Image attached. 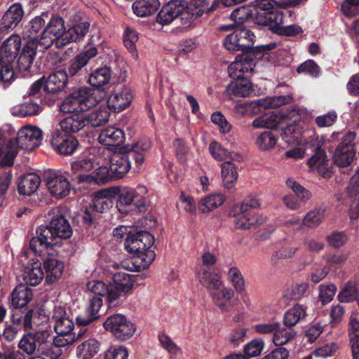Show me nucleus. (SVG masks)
Wrapping results in <instances>:
<instances>
[{
	"mask_svg": "<svg viewBox=\"0 0 359 359\" xmlns=\"http://www.w3.org/2000/svg\"><path fill=\"white\" fill-rule=\"evenodd\" d=\"M43 266L47 274L46 281L53 283L61 278L65 265L62 262L51 257L44 261Z\"/></svg>",
	"mask_w": 359,
	"mask_h": 359,
	"instance_id": "c9c22d12",
	"label": "nucleus"
},
{
	"mask_svg": "<svg viewBox=\"0 0 359 359\" xmlns=\"http://www.w3.org/2000/svg\"><path fill=\"white\" fill-rule=\"evenodd\" d=\"M277 143L276 135L271 131L266 130L257 138L255 144L262 151L272 149Z\"/></svg>",
	"mask_w": 359,
	"mask_h": 359,
	"instance_id": "6e6d98bb",
	"label": "nucleus"
},
{
	"mask_svg": "<svg viewBox=\"0 0 359 359\" xmlns=\"http://www.w3.org/2000/svg\"><path fill=\"white\" fill-rule=\"evenodd\" d=\"M343 13L348 18L359 14V0H345L341 5Z\"/></svg>",
	"mask_w": 359,
	"mask_h": 359,
	"instance_id": "338daca9",
	"label": "nucleus"
},
{
	"mask_svg": "<svg viewBox=\"0 0 359 359\" xmlns=\"http://www.w3.org/2000/svg\"><path fill=\"white\" fill-rule=\"evenodd\" d=\"M102 299L100 297H93L89 302L85 314L76 317L79 325L86 326L99 318L98 312L102 306Z\"/></svg>",
	"mask_w": 359,
	"mask_h": 359,
	"instance_id": "2f4dec72",
	"label": "nucleus"
},
{
	"mask_svg": "<svg viewBox=\"0 0 359 359\" xmlns=\"http://www.w3.org/2000/svg\"><path fill=\"white\" fill-rule=\"evenodd\" d=\"M90 23L86 20L72 22L65 32V42L67 44L71 42H78L83 39L89 31Z\"/></svg>",
	"mask_w": 359,
	"mask_h": 359,
	"instance_id": "7c9ffc66",
	"label": "nucleus"
},
{
	"mask_svg": "<svg viewBox=\"0 0 359 359\" xmlns=\"http://www.w3.org/2000/svg\"><path fill=\"white\" fill-rule=\"evenodd\" d=\"M177 18H180L184 25L193 20V15L187 9V4L184 1L171 0L165 4L158 13L156 22L167 25Z\"/></svg>",
	"mask_w": 359,
	"mask_h": 359,
	"instance_id": "6e6552de",
	"label": "nucleus"
},
{
	"mask_svg": "<svg viewBox=\"0 0 359 359\" xmlns=\"http://www.w3.org/2000/svg\"><path fill=\"white\" fill-rule=\"evenodd\" d=\"M226 88V93L232 100H238L241 97H245L252 93V83L245 79H234Z\"/></svg>",
	"mask_w": 359,
	"mask_h": 359,
	"instance_id": "cd10ccee",
	"label": "nucleus"
},
{
	"mask_svg": "<svg viewBox=\"0 0 359 359\" xmlns=\"http://www.w3.org/2000/svg\"><path fill=\"white\" fill-rule=\"evenodd\" d=\"M48 330L50 339L46 342V356L50 359H57L62 354V347L72 344L76 341V336L74 333H69L58 334L57 337H54L52 335L51 330Z\"/></svg>",
	"mask_w": 359,
	"mask_h": 359,
	"instance_id": "6ab92c4d",
	"label": "nucleus"
},
{
	"mask_svg": "<svg viewBox=\"0 0 359 359\" xmlns=\"http://www.w3.org/2000/svg\"><path fill=\"white\" fill-rule=\"evenodd\" d=\"M264 346V342L262 339H255L245 346L244 352L246 356L252 358L261 354Z\"/></svg>",
	"mask_w": 359,
	"mask_h": 359,
	"instance_id": "680f3d73",
	"label": "nucleus"
},
{
	"mask_svg": "<svg viewBox=\"0 0 359 359\" xmlns=\"http://www.w3.org/2000/svg\"><path fill=\"white\" fill-rule=\"evenodd\" d=\"M106 330L109 331L113 336L120 341H126L133 336L135 332V325L125 316L116 313L109 316L103 323Z\"/></svg>",
	"mask_w": 359,
	"mask_h": 359,
	"instance_id": "9d476101",
	"label": "nucleus"
},
{
	"mask_svg": "<svg viewBox=\"0 0 359 359\" xmlns=\"http://www.w3.org/2000/svg\"><path fill=\"white\" fill-rule=\"evenodd\" d=\"M42 141V131L36 126H27L21 128L17 134L16 140H10L6 144H3L0 139V149L4 151L5 147L11 142H14L18 151V148L32 151L39 147Z\"/></svg>",
	"mask_w": 359,
	"mask_h": 359,
	"instance_id": "9b49d317",
	"label": "nucleus"
},
{
	"mask_svg": "<svg viewBox=\"0 0 359 359\" xmlns=\"http://www.w3.org/2000/svg\"><path fill=\"white\" fill-rule=\"evenodd\" d=\"M46 20L42 15L36 16L24 28L22 34L27 39L18 60V67L20 72H29L32 64L36 55L40 36L43 32Z\"/></svg>",
	"mask_w": 359,
	"mask_h": 359,
	"instance_id": "7ed1b4c3",
	"label": "nucleus"
},
{
	"mask_svg": "<svg viewBox=\"0 0 359 359\" xmlns=\"http://www.w3.org/2000/svg\"><path fill=\"white\" fill-rule=\"evenodd\" d=\"M298 73L309 74L313 77H318L320 72V67L312 60H308L301 64L297 69Z\"/></svg>",
	"mask_w": 359,
	"mask_h": 359,
	"instance_id": "e2e57ef3",
	"label": "nucleus"
},
{
	"mask_svg": "<svg viewBox=\"0 0 359 359\" xmlns=\"http://www.w3.org/2000/svg\"><path fill=\"white\" fill-rule=\"evenodd\" d=\"M286 185L289 189H292L296 196L302 201H307L311 196L306 189L292 178L287 180Z\"/></svg>",
	"mask_w": 359,
	"mask_h": 359,
	"instance_id": "0e129e2a",
	"label": "nucleus"
},
{
	"mask_svg": "<svg viewBox=\"0 0 359 359\" xmlns=\"http://www.w3.org/2000/svg\"><path fill=\"white\" fill-rule=\"evenodd\" d=\"M95 165V162L93 158H84L76 161L72 163V168L75 173L90 172Z\"/></svg>",
	"mask_w": 359,
	"mask_h": 359,
	"instance_id": "052dcab7",
	"label": "nucleus"
},
{
	"mask_svg": "<svg viewBox=\"0 0 359 359\" xmlns=\"http://www.w3.org/2000/svg\"><path fill=\"white\" fill-rule=\"evenodd\" d=\"M128 352L124 346L110 347L105 353L104 359H128Z\"/></svg>",
	"mask_w": 359,
	"mask_h": 359,
	"instance_id": "774afa93",
	"label": "nucleus"
},
{
	"mask_svg": "<svg viewBox=\"0 0 359 359\" xmlns=\"http://www.w3.org/2000/svg\"><path fill=\"white\" fill-rule=\"evenodd\" d=\"M257 21L258 24L267 26L278 34L284 24V17L280 11L257 12Z\"/></svg>",
	"mask_w": 359,
	"mask_h": 359,
	"instance_id": "bb28decb",
	"label": "nucleus"
},
{
	"mask_svg": "<svg viewBox=\"0 0 359 359\" xmlns=\"http://www.w3.org/2000/svg\"><path fill=\"white\" fill-rule=\"evenodd\" d=\"M292 99V97L290 95L269 97L259 100L258 105L264 108H276L283 104L289 103Z\"/></svg>",
	"mask_w": 359,
	"mask_h": 359,
	"instance_id": "4d7b16f0",
	"label": "nucleus"
},
{
	"mask_svg": "<svg viewBox=\"0 0 359 359\" xmlns=\"http://www.w3.org/2000/svg\"><path fill=\"white\" fill-rule=\"evenodd\" d=\"M260 207L259 200L252 198L240 205V212H238V219L236 221V226L238 229H249L257 224L264 222L263 218H259L255 212V209Z\"/></svg>",
	"mask_w": 359,
	"mask_h": 359,
	"instance_id": "2eb2a0df",
	"label": "nucleus"
},
{
	"mask_svg": "<svg viewBox=\"0 0 359 359\" xmlns=\"http://www.w3.org/2000/svg\"><path fill=\"white\" fill-rule=\"evenodd\" d=\"M41 228L50 231L48 236L53 241L57 238H68L72 235V229L68 221L62 215L53 217L48 225Z\"/></svg>",
	"mask_w": 359,
	"mask_h": 359,
	"instance_id": "aec40b11",
	"label": "nucleus"
},
{
	"mask_svg": "<svg viewBox=\"0 0 359 359\" xmlns=\"http://www.w3.org/2000/svg\"><path fill=\"white\" fill-rule=\"evenodd\" d=\"M217 6L216 2H212L210 5L207 0H194V2L190 6H187V9L193 15V20L202 15L203 13H210L215 10Z\"/></svg>",
	"mask_w": 359,
	"mask_h": 359,
	"instance_id": "864d4df0",
	"label": "nucleus"
},
{
	"mask_svg": "<svg viewBox=\"0 0 359 359\" xmlns=\"http://www.w3.org/2000/svg\"><path fill=\"white\" fill-rule=\"evenodd\" d=\"M85 115L87 125L99 127L108 122L110 114L106 107H100Z\"/></svg>",
	"mask_w": 359,
	"mask_h": 359,
	"instance_id": "49530a36",
	"label": "nucleus"
},
{
	"mask_svg": "<svg viewBox=\"0 0 359 359\" xmlns=\"http://www.w3.org/2000/svg\"><path fill=\"white\" fill-rule=\"evenodd\" d=\"M326 323L319 321L311 325L305 332V337L310 343L315 341L323 332Z\"/></svg>",
	"mask_w": 359,
	"mask_h": 359,
	"instance_id": "69168bd1",
	"label": "nucleus"
},
{
	"mask_svg": "<svg viewBox=\"0 0 359 359\" xmlns=\"http://www.w3.org/2000/svg\"><path fill=\"white\" fill-rule=\"evenodd\" d=\"M154 236L147 231H139L128 236L125 248L134 257L121 263L122 268L129 271H140L154 261L156 254L152 247Z\"/></svg>",
	"mask_w": 359,
	"mask_h": 359,
	"instance_id": "f257e3e1",
	"label": "nucleus"
},
{
	"mask_svg": "<svg viewBox=\"0 0 359 359\" xmlns=\"http://www.w3.org/2000/svg\"><path fill=\"white\" fill-rule=\"evenodd\" d=\"M51 144L60 154L69 155L76 150L79 142L74 136L56 129L52 133Z\"/></svg>",
	"mask_w": 359,
	"mask_h": 359,
	"instance_id": "a211bd4d",
	"label": "nucleus"
},
{
	"mask_svg": "<svg viewBox=\"0 0 359 359\" xmlns=\"http://www.w3.org/2000/svg\"><path fill=\"white\" fill-rule=\"evenodd\" d=\"M42 107L34 102H26L16 106L11 109V113L15 116H29L38 115L41 111Z\"/></svg>",
	"mask_w": 359,
	"mask_h": 359,
	"instance_id": "09e8293b",
	"label": "nucleus"
},
{
	"mask_svg": "<svg viewBox=\"0 0 359 359\" xmlns=\"http://www.w3.org/2000/svg\"><path fill=\"white\" fill-rule=\"evenodd\" d=\"M255 39L256 36L251 30L238 27L225 37L223 43L229 50L245 52L253 47Z\"/></svg>",
	"mask_w": 359,
	"mask_h": 359,
	"instance_id": "ddd939ff",
	"label": "nucleus"
},
{
	"mask_svg": "<svg viewBox=\"0 0 359 359\" xmlns=\"http://www.w3.org/2000/svg\"><path fill=\"white\" fill-rule=\"evenodd\" d=\"M359 290L357 284L353 281H348L341 288L338 298L341 302H351L357 301L359 306Z\"/></svg>",
	"mask_w": 359,
	"mask_h": 359,
	"instance_id": "3c124183",
	"label": "nucleus"
},
{
	"mask_svg": "<svg viewBox=\"0 0 359 359\" xmlns=\"http://www.w3.org/2000/svg\"><path fill=\"white\" fill-rule=\"evenodd\" d=\"M147 190L141 186L136 189L126 187L122 189L118 195L116 207L123 214L140 213L145 210Z\"/></svg>",
	"mask_w": 359,
	"mask_h": 359,
	"instance_id": "423d86ee",
	"label": "nucleus"
},
{
	"mask_svg": "<svg viewBox=\"0 0 359 359\" xmlns=\"http://www.w3.org/2000/svg\"><path fill=\"white\" fill-rule=\"evenodd\" d=\"M46 186L50 194L57 198L67 196L71 190L67 172H56L49 174L46 177Z\"/></svg>",
	"mask_w": 359,
	"mask_h": 359,
	"instance_id": "dca6fc26",
	"label": "nucleus"
},
{
	"mask_svg": "<svg viewBox=\"0 0 359 359\" xmlns=\"http://www.w3.org/2000/svg\"><path fill=\"white\" fill-rule=\"evenodd\" d=\"M48 339H50L49 330L39 329L35 332L24 334L18 341V346L27 355L34 354L37 349L38 351L46 355V342L48 341Z\"/></svg>",
	"mask_w": 359,
	"mask_h": 359,
	"instance_id": "1a4fd4ad",
	"label": "nucleus"
},
{
	"mask_svg": "<svg viewBox=\"0 0 359 359\" xmlns=\"http://www.w3.org/2000/svg\"><path fill=\"white\" fill-rule=\"evenodd\" d=\"M24 14V10L20 4H12L0 20V29L6 30L15 28L23 18Z\"/></svg>",
	"mask_w": 359,
	"mask_h": 359,
	"instance_id": "b1692460",
	"label": "nucleus"
},
{
	"mask_svg": "<svg viewBox=\"0 0 359 359\" xmlns=\"http://www.w3.org/2000/svg\"><path fill=\"white\" fill-rule=\"evenodd\" d=\"M98 93L97 90L81 88L64 100L60 106V110L63 113L86 111L101 100V96L97 97Z\"/></svg>",
	"mask_w": 359,
	"mask_h": 359,
	"instance_id": "0eeeda50",
	"label": "nucleus"
},
{
	"mask_svg": "<svg viewBox=\"0 0 359 359\" xmlns=\"http://www.w3.org/2000/svg\"><path fill=\"white\" fill-rule=\"evenodd\" d=\"M354 156L355 151L352 147L339 146L335 150L334 160L337 165L344 168L351 163Z\"/></svg>",
	"mask_w": 359,
	"mask_h": 359,
	"instance_id": "8fccbe9b",
	"label": "nucleus"
},
{
	"mask_svg": "<svg viewBox=\"0 0 359 359\" xmlns=\"http://www.w3.org/2000/svg\"><path fill=\"white\" fill-rule=\"evenodd\" d=\"M40 177L35 173H27L22 175L18 181V191L22 195H31L39 187Z\"/></svg>",
	"mask_w": 359,
	"mask_h": 359,
	"instance_id": "e433bc0d",
	"label": "nucleus"
},
{
	"mask_svg": "<svg viewBox=\"0 0 359 359\" xmlns=\"http://www.w3.org/2000/svg\"><path fill=\"white\" fill-rule=\"evenodd\" d=\"M339 350V345L334 342L326 343L312 352L313 357L325 359L334 356Z\"/></svg>",
	"mask_w": 359,
	"mask_h": 359,
	"instance_id": "13d9d810",
	"label": "nucleus"
},
{
	"mask_svg": "<svg viewBox=\"0 0 359 359\" xmlns=\"http://www.w3.org/2000/svg\"><path fill=\"white\" fill-rule=\"evenodd\" d=\"M254 60L251 55L241 54L236 57L228 68V72L233 79L244 78V75L250 73L254 68Z\"/></svg>",
	"mask_w": 359,
	"mask_h": 359,
	"instance_id": "412c9836",
	"label": "nucleus"
},
{
	"mask_svg": "<svg viewBox=\"0 0 359 359\" xmlns=\"http://www.w3.org/2000/svg\"><path fill=\"white\" fill-rule=\"evenodd\" d=\"M225 273L233 287L231 289L241 297L243 302L246 304L248 301L246 293V282L241 270L237 266L229 264Z\"/></svg>",
	"mask_w": 359,
	"mask_h": 359,
	"instance_id": "4be33fe9",
	"label": "nucleus"
},
{
	"mask_svg": "<svg viewBox=\"0 0 359 359\" xmlns=\"http://www.w3.org/2000/svg\"><path fill=\"white\" fill-rule=\"evenodd\" d=\"M306 316V312L304 307L296 304L285 312L283 317V323L285 326L293 328L295 325L304 320Z\"/></svg>",
	"mask_w": 359,
	"mask_h": 359,
	"instance_id": "a19ab883",
	"label": "nucleus"
},
{
	"mask_svg": "<svg viewBox=\"0 0 359 359\" xmlns=\"http://www.w3.org/2000/svg\"><path fill=\"white\" fill-rule=\"evenodd\" d=\"M264 119L266 128L282 130V139L288 144L302 142L297 133H295V126L289 124L287 118L283 114L272 113L265 116Z\"/></svg>",
	"mask_w": 359,
	"mask_h": 359,
	"instance_id": "f8f14e48",
	"label": "nucleus"
},
{
	"mask_svg": "<svg viewBox=\"0 0 359 359\" xmlns=\"http://www.w3.org/2000/svg\"><path fill=\"white\" fill-rule=\"evenodd\" d=\"M224 201L225 196L222 194H211L201 199L198 208L201 212H208L222 205Z\"/></svg>",
	"mask_w": 359,
	"mask_h": 359,
	"instance_id": "79ce46f5",
	"label": "nucleus"
},
{
	"mask_svg": "<svg viewBox=\"0 0 359 359\" xmlns=\"http://www.w3.org/2000/svg\"><path fill=\"white\" fill-rule=\"evenodd\" d=\"M60 126L62 131L76 133L87 126L86 115L78 113L69 116L60 122Z\"/></svg>",
	"mask_w": 359,
	"mask_h": 359,
	"instance_id": "f704fd0d",
	"label": "nucleus"
},
{
	"mask_svg": "<svg viewBox=\"0 0 359 359\" xmlns=\"http://www.w3.org/2000/svg\"><path fill=\"white\" fill-rule=\"evenodd\" d=\"M297 332L292 327H281L279 323L278 327L276 330L273 335V342L275 345L281 346L291 341L296 335Z\"/></svg>",
	"mask_w": 359,
	"mask_h": 359,
	"instance_id": "603ef678",
	"label": "nucleus"
},
{
	"mask_svg": "<svg viewBox=\"0 0 359 359\" xmlns=\"http://www.w3.org/2000/svg\"><path fill=\"white\" fill-rule=\"evenodd\" d=\"M124 140L125 135L123 130L113 126L103 129L98 137L100 143L114 147L120 146L124 142Z\"/></svg>",
	"mask_w": 359,
	"mask_h": 359,
	"instance_id": "473e14b6",
	"label": "nucleus"
},
{
	"mask_svg": "<svg viewBox=\"0 0 359 359\" xmlns=\"http://www.w3.org/2000/svg\"><path fill=\"white\" fill-rule=\"evenodd\" d=\"M65 28L62 18H52L40 36L39 46L46 50L49 48L55 41L57 44L60 40L65 42Z\"/></svg>",
	"mask_w": 359,
	"mask_h": 359,
	"instance_id": "4468645a",
	"label": "nucleus"
},
{
	"mask_svg": "<svg viewBox=\"0 0 359 359\" xmlns=\"http://www.w3.org/2000/svg\"><path fill=\"white\" fill-rule=\"evenodd\" d=\"M198 280L208 290L213 304L222 311L229 312L233 306V290L226 286L219 273L202 268Z\"/></svg>",
	"mask_w": 359,
	"mask_h": 359,
	"instance_id": "f03ea898",
	"label": "nucleus"
},
{
	"mask_svg": "<svg viewBox=\"0 0 359 359\" xmlns=\"http://www.w3.org/2000/svg\"><path fill=\"white\" fill-rule=\"evenodd\" d=\"M100 344L95 339H90L79 344L77 347V355L80 359H90L99 351Z\"/></svg>",
	"mask_w": 359,
	"mask_h": 359,
	"instance_id": "de8ad7c7",
	"label": "nucleus"
},
{
	"mask_svg": "<svg viewBox=\"0 0 359 359\" xmlns=\"http://www.w3.org/2000/svg\"><path fill=\"white\" fill-rule=\"evenodd\" d=\"M97 53V48L95 47H90L88 50L77 55L71 61L70 66L69 67V75L74 76L79 74L82 69L86 65L88 60L95 57Z\"/></svg>",
	"mask_w": 359,
	"mask_h": 359,
	"instance_id": "72a5a7b5",
	"label": "nucleus"
},
{
	"mask_svg": "<svg viewBox=\"0 0 359 359\" xmlns=\"http://www.w3.org/2000/svg\"><path fill=\"white\" fill-rule=\"evenodd\" d=\"M151 146V141L144 139L133 144L126 154H115L110 161L111 177L115 179L122 178L131 168V161L136 164L137 170L144 161L145 152Z\"/></svg>",
	"mask_w": 359,
	"mask_h": 359,
	"instance_id": "20e7f679",
	"label": "nucleus"
},
{
	"mask_svg": "<svg viewBox=\"0 0 359 359\" xmlns=\"http://www.w3.org/2000/svg\"><path fill=\"white\" fill-rule=\"evenodd\" d=\"M49 232L48 230H43L41 226L36 231L37 236L30 241L29 248L36 255L45 257L55 254L54 246L56 242L48 236Z\"/></svg>",
	"mask_w": 359,
	"mask_h": 359,
	"instance_id": "f3484780",
	"label": "nucleus"
},
{
	"mask_svg": "<svg viewBox=\"0 0 359 359\" xmlns=\"http://www.w3.org/2000/svg\"><path fill=\"white\" fill-rule=\"evenodd\" d=\"M22 42L19 35L12 34L2 43L0 50V61L13 62L16 58Z\"/></svg>",
	"mask_w": 359,
	"mask_h": 359,
	"instance_id": "a878e982",
	"label": "nucleus"
},
{
	"mask_svg": "<svg viewBox=\"0 0 359 359\" xmlns=\"http://www.w3.org/2000/svg\"><path fill=\"white\" fill-rule=\"evenodd\" d=\"M238 174L237 168L231 161H226L222 165V177L224 186L226 189H231L235 186Z\"/></svg>",
	"mask_w": 359,
	"mask_h": 359,
	"instance_id": "c03bdc74",
	"label": "nucleus"
},
{
	"mask_svg": "<svg viewBox=\"0 0 359 359\" xmlns=\"http://www.w3.org/2000/svg\"><path fill=\"white\" fill-rule=\"evenodd\" d=\"M13 62L0 61V81L4 86L9 85L15 79V74L12 65Z\"/></svg>",
	"mask_w": 359,
	"mask_h": 359,
	"instance_id": "bf43d9fd",
	"label": "nucleus"
},
{
	"mask_svg": "<svg viewBox=\"0 0 359 359\" xmlns=\"http://www.w3.org/2000/svg\"><path fill=\"white\" fill-rule=\"evenodd\" d=\"M109 201L107 198L102 197L101 193H97L93 201L89 208L83 212L82 218L85 224L91 226L97 222V213L102 212L109 208Z\"/></svg>",
	"mask_w": 359,
	"mask_h": 359,
	"instance_id": "5701e85b",
	"label": "nucleus"
},
{
	"mask_svg": "<svg viewBox=\"0 0 359 359\" xmlns=\"http://www.w3.org/2000/svg\"><path fill=\"white\" fill-rule=\"evenodd\" d=\"M32 289L27 285L20 283L13 290L11 294V306L21 309L27 306L32 299Z\"/></svg>",
	"mask_w": 359,
	"mask_h": 359,
	"instance_id": "c85d7f7f",
	"label": "nucleus"
},
{
	"mask_svg": "<svg viewBox=\"0 0 359 359\" xmlns=\"http://www.w3.org/2000/svg\"><path fill=\"white\" fill-rule=\"evenodd\" d=\"M43 276L44 273L43 269L40 264L36 262L26 266L23 273V278L26 284L31 285H37L39 284Z\"/></svg>",
	"mask_w": 359,
	"mask_h": 359,
	"instance_id": "a18cd8bd",
	"label": "nucleus"
},
{
	"mask_svg": "<svg viewBox=\"0 0 359 359\" xmlns=\"http://www.w3.org/2000/svg\"><path fill=\"white\" fill-rule=\"evenodd\" d=\"M111 177L109 168L107 166H99L94 171L86 175H79L80 182H95L96 183H104Z\"/></svg>",
	"mask_w": 359,
	"mask_h": 359,
	"instance_id": "37998d69",
	"label": "nucleus"
},
{
	"mask_svg": "<svg viewBox=\"0 0 359 359\" xmlns=\"http://www.w3.org/2000/svg\"><path fill=\"white\" fill-rule=\"evenodd\" d=\"M133 100V94L128 88L114 91L108 97L107 107L114 111H121L128 107Z\"/></svg>",
	"mask_w": 359,
	"mask_h": 359,
	"instance_id": "393cba45",
	"label": "nucleus"
},
{
	"mask_svg": "<svg viewBox=\"0 0 359 359\" xmlns=\"http://www.w3.org/2000/svg\"><path fill=\"white\" fill-rule=\"evenodd\" d=\"M111 69L108 67L104 66L94 70L89 75L88 82L92 86L96 88V90H99V93L97 94L98 95L101 93L99 88L108 83L111 79ZM100 96H101V98L102 97V95H97V97Z\"/></svg>",
	"mask_w": 359,
	"mask_h": 359,
	"instance_id": "4c0bfd02",
	"label": "nucleus"
},
{
	"mask_svg": "<svg viewBox=\"0 0 359 359\" xmlns=\"http://www.w3.org/2000/svg\"><path fill=\"white\" fill-rule=\"evenodd\" d=\"M159 5L158 0H137L133 3V10L138 17L144 18L154 14Z\"/></svg>",
	"mask_w": 359,
	"mask_h": 359,
	"instance_id": "ea45409f",
	"label": "nucleus"
},
{
	"mask_svg": "<svg viewBox=\"0 0 359 359\" xmlns=\"http://www.w3.org/2000/svg\"><path fill=\"white\" fill-rule=\"evenodd\" d=\"M125 270L121 265L111 271V282L109 283L106 291L107 301L110 307L119 305L121 298L125 296L133 288L135 276L123 271Z\"/></svg>",
	"mask_w": 359,
	"mask_h": 359,
	"instance_id": "39448f33",
	"label": "nucleus"
},
{
	"mask_svg": "<svg viewBox=\"0 0 359 359\" xmlns=\"http://www.w3.org/2000/svg\"><path fill=\"white\" fill-rule=\"evenodd\" d=\"M328 215L327 207H319L311 210L302 219L304 226L315 229L317 228Z\"/></svg>",
	"mask_w": 359,
	"mask_h": 359,
	"instance_id": "58836bf2",
	"label": "nucleus"
},
{
	"mask_svg": "<svg viewBox=\"0 0 359 359\" xmlns=\"http://www.w3.org/2000/svg\"><path fill=\"white\" fill-rule=\"evenodd\" d=\"M209 151L212 156L219 161H231L235 160L237 156V154H231L216 142L210 143Z\"/></svg>",
	"mask_w": 359,
	"mask_h": 359,
	"instance_id": "5fc2aeb1",
	"label": "nucleus"
},
{
	"mask_svg": "<svg viewBox=\"0 0 359 359\" xmlns=\"http://www.w3.org/2000/svg\"><path fill=\"white\" fill-rule=\"evenodd\" d=\"M68 74L65 70L56 71L47 78L44 82L43 90L48 93H56L65 88L67 85Z\"/></svg>",
	"mask_w": 359,
	"mask_h": 359,
	"instance_id": "c756f323",
	"label": "nucleus"
}]
</instances>
